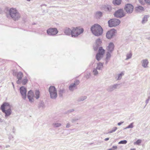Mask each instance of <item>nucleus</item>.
<instances>
[{"label": "nucleus", "instance_id": "f257e3e1", "mask_svg": "<svg viewBox=\"0 0 150 150\" xmlns=\"http://www.w3.org/2000/svg\"><path fill=\"white\" fill-rule=\"evenodd\" d=\"M11 105L7 102H4L1 106V109L2 112L5 113V116L6 117L10 116L12 113Z\"/></svg>", "mask_w": 150, "mask_h": 150}, {"label": "nucleus", "instance_id": "f03ea898", "mask_svg": "<svg viewBox=\"0 0 150 150\" xmlns=\"http://www.w3.org/2000/svg\"><path fill=\"white\" fill-rule=\"evenodd\" d=\"M91 30L95 35L99 36L102 34L103 29L101 26L98 24H95L91 27Z\"/></svg>", "mask_w": 150, "mask_h": 150}, {"label": "nucleus", "instance_id": "7ed1b4c3", "mask_svg": "<svg viewBox=\"0 0 150 150\" xmlns=\"http://www.w3.org/2000/svg\"><path fill=\"white\" fill-rule=\"evenodd\" d=\"M9 14L11 18L14 21L18 20L21 17V14L15 8H10L9 10Z\"/></svg>", "mask_w": 150, "mask_h": 150}, {"label": "nucleus", "instance_id": "20e7f679", "mask_svg": "<svg viewBox=\"0 0 150 150\" xmlns=\"http://www.w3.org/2000/svg\"><path fill=\"white\" fill-rule=\"evenodd\" d=\"M84 31L83 28H80L78 27L72 28L71 37L76 38L82 33Z\"/></svg>", "mask_w": 150, "mask_h": 150}, {"label": "nucleus", "instance_id": "39448f33", "mask_svg": "<svg viewBox=\"0 0 150 150\" xmlns=\"http://www.w3.org/2000/svg\"><path fill=\"white\" fill-rule=\"evenodd\" d=\"M50 98L53 99H55L57 96V90L54 86H50L49 89Z\"/></svg>", "mask_w": 150, "mask_h": 150}, {"label": "nucleus", "instance_id": "423d86ee", "mask_svg": "<svg viewBox=\"0 0 150 150\" xmlns=\"http://www.w3.org/2000/svg\"><path fill=\"white\" fill-rule=\"evenodd\" d=\"M120 22V21L119 20L115 18L111 19L108 22L109 26L110 27L116 26L118 25Z\"/></svg>", "mask_w": 150, "mask_h": 150}, {"label": "nucleus", "instance_id": "0eeeda50", "mask_svg": "<svg viewBox=\"0 0 150 150\" xmlns=\"http://www.w3.org/2000/svg\"><path fill=\"white\" fill-rule=\"evenodd\" d=\"M114 16L117 18H121L125 16L123 9H120L116 11L114 13Z\"/></svg>", "mask_w": 150, "mask_h": 150}, {"label": "nucleus", "instance_id": "6e6552de", "mask_svg": "<svg viewBox=\"0 0 150 150\" xmlns=\"http://www.w3.org/2000/svg\"><path fill=\"white\" fill-rule=\"evenodd\" d=\"M133 8V6L130 4H126L124 8L125 11L128 14L132 13Z\"/></svg>", "mask_w": 150, "mask_h": 150}, {"label": "nucleus", "instance_id": "1a4fd4ad", "mask_svg": "<svg viewBox=\"0 0 150 150\" xmlns=\"http://www.w3.org/2000/svg\"><path fill=\"white\" fill-rule=\"evenodd\" d=\"M47 34L49 35H56L58 32L57 28H50L47 30Z\"/></svg>", "mask_w": 150, "mask_h": 150}, {"label": "nucleus", "instance_id": "9d476101", "mask_svg": "<svg viewBox=\"0 0 150 150\" xmlns=\"http://www.w3.org/2000/svg\"><path fill=\"white\" fill-rule=\"evenodd\" d=\"M116 33V30L114 29H112L108 31L107 33L106 36L108 39H110L115 35Z\"/></svg>", "mask_w": 150, "mask_h": 150}, {"label": "nucleus", "instance_id": "9b49d317", "mask_svg": "<svg viewBox=\"0 0 150 150\" xmlns=\"http://www.w3.org/2000/svg\"><path fill=\"white\" fill-rule=\"evenodd\" d=\"M20 91L22 98L25 100L27 96V90L26 88L24 86L21 87L20 88Z\"/></svg>", "mask_w": 150, "mask_h": 150}, {"label": "nucleus", "instance_id": "f8f14e48", "mask_svg": "<svg viewBox=\"0 0 150 150\" xmlns=\"http://www.w3.org/2000/svg\"><path fill=\"white\" fill-rule=\"evenodd\" d=\"M120 84H115L113 85H111L109 86L107 88V90L108 92H111L113 91L115 89L119 88V87Z\"/></svg>", "mask_w": 150, "mask_h": 150}, {"label": "nucleus", "instance_id": "ddd939ff", "mask_svg": "<svg viewBox=\"0 0 150 150\" xmlns=\"http://www.w3.org/2000/svg\"><path fill=\"white\" fill-rule=\"evenodd\" d=\"M79 83V81L76 80L74 82V83L71 84L69 86V90L71 91L74 90L75 89L76 86L78 85Z\"/></svg>", "mask_w": 150, "mask_h": 150}, {"label": "nucleus", "instance_id": "4468645a", "mask_svg": "<svg viewBox=\"0 0 150 150\" xmlns=\"http://www.w3.org/2000/svg\"><path fill=\"white\" fill-rule=\"evenodd\" d=\"M27 96L30 102L31 103L33 102L34 101L33 99L34 95L32 91L30 90L29 91L28 93Z\"/></svg>", "mask_w": 150, "mask_h": 150}, {"label": "nucleus", "instance_id": "2eb2a0df", "mask_svg": "<svg viewBox=\"0 0 150 150\" xmlns=\"http://www.w3.org/2000/svg\"><path fill=\"white\" fill-rule=\"evenodd\" d=\"M16 77L18 79V80L16 81V83L18 84H21V81L23 77V73L21 71L18 72Z\"/></svg>", "mask_w": 150, "mask_h": 150}, {"label": "nucleus", "instance_id": "dca6fc26", "mask_svg": "<svg viewBox=\"0 0 150 150\" xmlns=\"http://www.w3.org/2000/svg\"><path fill=\"white\" fill-rule=\"evenodd\" d=\"M64 32L66 35H71L72 29H71L68 27H66L64 29Z\"/></svg>", "mask_w": 150, "mask_h": 150}, {"label": "nucleus", "instance_id": "f3484780", "mask_svg": "<svg viewBox=\"0 0 150 150\" xmlns=\"http://www.w3.org/2000/svg\"><path fill=\"white\" fill-rule=\"evenodd\" d=\"M114 48V45L112 42H110L108 46L107 47L106 50L110 52H112Z\"/></svg>", "mask_w": 150, "mask_h": 150}, {"label": "nucleus", "instance_id": "a211bd4d", "mask_svg": "<svg viewBox=\"0 0 150 150\" xmlns=\"http://www.w3.org/2000/svg\"><path fill=\"white\" fill-rule=\"evenodd\" d=\"M103 8L105 11L108 12H111L112 10V7L110 5H105L103 6Z\"/></svg>", "mask_w": 150, "mask_h": 150}, {"label": "nucleus", "instance_id": "6ab92c4d", "mask_svg": "<svg viewBox=\"0 0 150 150\" xmlns=\"http://www.w3.org/2000/svg\"><path fill=\"white\" fill-rule=\"evenodd\" d=\"M142 66L144 68H146L148 67L147 65L149 63V62L147 59H144L141 61Z\"/></svg>", "mask_w": 150, "mask_h": 150}, {"label": "nucleus", "instance_id": "aec40b11", "mask_svg": "<svg viewBox=\"0 0 150 150\" xmlns=\"http://www.w3.org/2000/svg\"><path fill=\"white\" fill-rule=\"evenodd\" d=\"M135 10L136 12H141L144 11V8L140 6H138L135 8Z\"/></svg>", "mask_w": 150, "mask_h": 150}, {"label": "nucleus", "instance_id": "412c9836", "mask_svg": "<svg viewBox=\"0 0 150 150\" xmlns=\"http://www.w3.org/2000/svg\"><path fill=\"white\" fill-rule=\"evenodd\" d=\"M103 15V13L100 11L96 12L95 14V17L96 18H99Z\"/></svg>", "mask_w": 150, "mask_h": 150}, {"label": "nucleus", "instance_id": "4be33fe9", "mask_svg": "<svg viewBox=\"0 0 150 150\" xmlns=\"http://www.w3.org/2000/svg\"><path fill=\"white\" fill-rule=\"evenodd\" d=\"M122 2V0H113L112 2L115 6H119L121 4Z\"/></svg>", "mask_w": 150, "mask_h": 150}, {"label": "nucleus", "instance_id": "5701e85b", "mask_svg": "<svg viewBox=\"0 0 150 150\" xmlns=\"http://www.w3.org/2000/svg\"><path fill=\"white\" fill-rule=\"evenodd\" d=\"M110 53L109 52H108L106 53V56L105 59V64H106L110 60L111 57V55Z\"/></svg>", "mask_w": 150, "mask_h": 150}, {"label": "nucleus", "instance_id": "b1692460", "mask_svg": "<svg viewBox=\"0 0 150 150\" xmlns=\"http://www.w3.org/2000/svg\"><path fill=\"white\" fill-rule=\"evenodd\" d=\"M103 63L101 62H99L97 64V67H96L98 70H102L103 68Z\"/></svg>", "mask_w": 150, "mask_h": 150}, {"label": "nucleus", "instance_id": "393cba45", "mask_svg": "<svg viewBox=\"0 0 150 150\" xmlns=\"http://www.w3.org/2000/svg\"><path fill=\"white\" fill-rule=\"evenodd\" d=\"M45 107L44 103L43 101H41L40 102L38 105V108H41L43 109Z\"/></svg>", "mask_w": 150, "mask_h": 150}, {"label": "nucleus", "instance_id": "a878e982", "mask_svg": "<svg viewBox=\"0 0 150 150\" xmlns=\"http://www.w3.org/2000/svg\"><path fill=\"white\" fill-rule=\"evenodd\" d=\"M124 74L123 72H121L120 74H118L117 76L115 77L116 80L117 81L121 79L122 76H123Z\"/></svg>", "mask_w": 150, "mask_h": 150}, {"label": "nucleus", "instance_id": "bb28decb", "mask_svg": "<svg viewBox=\"0 0 150 150\" xmlns=\"http://www.w3.org/2000/svg\"><path fill=\"white\" fill-rule=\"evenodd\" d=\"M87 98V97L86 96H81L78 98L77 101L78 102H80L82 101H83V100L86 99Z\"/></svg>", "mask_w": 150, "mask_h": 150}, {"label": "nucleus", "instance_id": "cd10ccee", "mask_svg": "<svg viewBox=\"0 0 150 150\" xmlns=\"http://www.w3.org/2000/svg\"><path fill=\"white\" fill-rule=\"evenodd\" d=\"M105 52V50L103 49L102 47H100L99 48L98 53L103 55L104 53Z\"/></svg>", "mask_w": 150, "mask_h": 150}, {"label": "nucleus", "instance_id": "c85d7f7f", "mask_svg": "<svg viewBox=\"0 0 150 150\" xmlns=\"http://www.w3.org/2000/svg\"><path fill=\"white\" fill-rule=\"evenodd\" d=\"M149 16L147 15H145L144 16V17L143 18L142 21V24H144L147 21V18Z\"/></svg>", "mask_w": 150, "mask_h": 150}, {"label": "nucleus", "instance_id": "c756f323", "mask_svg": "<svg viewBox=\"0 0 150 150\" xmlns=\"http://www.w3.org/2000/svg\"><path fill=\"white\" fill-rule=\"evenodd\" d=\"M28 81V80L27 77H25L23 80H21V83H22L23 85H25L27 83Z\"/></svg>", "mask_w": 150, "mask_h": 150}, {"label": "nucleus", "instance_id": "7c9ffc66", "mask_svg": "<svg viewBox=\"0 0 150 150\" xmlns=\"http://www.w3.org/2000/svg\"><path fill=\"white\" fill-rule=\"evenodd\" d=\"M103 55L97 53L96 55V58L98 61H99L100 60L101 58L103 57Z\"/></svg>", "mask_w": 150, "mask_h": 150}, {"label": "nucleus", "instance_id": "2f4dec72", "mask_svg": "<svg viewBox=\"0 0 150 150\" xmlns=\"http://www.w3.org/2000/svg\"><path fill=\"white\" fill-rule=\"evenodd\" d=\"M61 125V124L58 123H54L52 124V126L54 127H60Z\"/></svg>", "mask_w": 150, "mask_h": 150}, {"label": "nucleus", "instance_id": "473e14b6", "mask_svg": "<svg viewBox=\"0 0 150 150\" xmlns=\"http://www.w3.org/2000/svg\"><path fill=\"white\" fill-rule=\"evenodd\" d=\"M35 98L38 99L40 97V92L38 90H36L35 92Z\"/></svg>", "mask_w": 150, "mask_h": 150}, {"label": "nucleus", "instance_id": "72a5a7b5", "mask_svg": "<svg viewBox=\"0 0 150 150\" xmlns=\"http://www.w3.org/2000/svg\"><path fill=\"white\" fill-rule=\"evenodd\" d=\"M97 69L96 68H94L93 70V73L95 76L97 75L98 74V72L97 71Z\"/></svg>", "mask_w": 150, "mask_h": 150}, {"label": "nucleus", "instance_id": "f704fd0d", "mask_svg": "<svg viewBox=\"0 0 150 150\" xmlns=\"http://www.w3.org/2000/svg\"><path fill=\"white\" fill-rule=\"evenodd\" d=\"M81 118L80 117H79L78 118L76 117H74L71 120V122L72 123H74L76 121H77V120H80Z\"/></svg>", "mask_w": 150, "mask_h": 150}, {"label": "nucleus", "instance_id": "c9c22d12", "mask_svg": "<svg viewBox=\"0 0 150 150\" xmlns=\"http://www.w3.org/2000/svg\"><path fill=\"white\" fill-rule=\"evenodd\" d=\"M117 129V127H114L112 130H110L108 132V133H111L112 132H115Z\"/></svg>", "mask_w": 150, "mask_h": 150}, {"label": "nucleus", "instance_id": "e433bc0d", "mask_svg": "<svg viewBox=\"0 0 150 150\" xmlns=\"http://www.w3.org/2000/svg\"><path fill=\"white\" fill-rule=\"evenodd\" d=\"M101 43V41L100 39H98L96 40V44L97 45L100 46Z\"/></svg>", "mask_w": 150, "mask_h": 150}, {"label": "nucleus", "instance_id": "4c0bfd02", "mask_svg": "<svg viewBox=\"0 0 150 150\" xmlns=\"http://www.w3.org/2000/svg\"><path fill=\"white\" fill-rule=\"evenodd\" d=\"M64 92V90L60 89L59 91V95L60 97L62 96L63 93Z\"/></svg>", "mask_w": 150, "mask_h": 150}, {"label": "nucleus", "instance_id": "58836bf2", "mask_svg": "<svg viewBox=\"0 0 150 150\" xmlns=\"http://www.w3.org/2000/svg\"><path fill=\"white\" fill-rule=\"evenodd\" d=\"M141 142V140L140 139H138L137 140V141L135 142H134V144H137L138 145H140V143Z\"/></svg>", "mask_w": 150, "mask_h": 150}, {"label": "nucleus", "instance_id": "ea45409f", "mask_svg": "<svg viewBox=\"0 0 150 150\" xmlns=\"http://www.w3.org/2000/svg\"><path fill=\"white\" fill-rule=\"evenodd\" d=\"M133 123H131L128 126L125 128L124 129H126L128 128H132L134 127L133 125Z\"/></svg>", "mask_w": 150, "mask_h": 150}, {"label": "nucleus", "instance_id": "a19ab883", "mask_svg": "<svg viewBox=\"0 0 150 150\" xmlns=\"http://www.w3.org/2000/svg\"><path fill=\"white\" fill-rule=\"evenodd\" d=\"M127 141L126 140H122V141H120L118 143V144H125L127 143Z\"/></svg>", "mask_w": 150, "mask_h": 150}, {"label": "nucleus", "instance_id": "79ce46f5", "mask_svg": "<svg viewBox=\"0 0 150 150\" xmlns=\"http://www.w3.org/2000/svg\"><path fill=\"white\" fill-rule=\"evenodd\" d=\"M100 46L96 45V44H95L93 46V49L95 51H96L98 50V47Z\"/></svg>", "mask_w": 150, "mask_h": 150}, {"label": "nucleus", "instance_id": "37998d69", "mask_svg": "<svg viewBox=\"0 0 150 150\" xmlns=\"http://www.w3.org/2000/svg\"><path fill=\"white\" fill-rule=\"evenodd\" d=\"M132 54L131 53L128 54L127 55V58L126 59H130L131 58Z\"/></svg>", "mask_w": 150, "mask_h": 150}, {"label": "nucleus", "instance_id": "c03bdc74", "mask_svg": "<svg viewBox=\"0 0 150 150\" xmlns=\"http://www.w3.org/2000/svg\"><path fill=\"white\" fill-rule=\"evenodd\" d=\"M74 109H72L69 110H68L67 111V113H70L71 112H74Z\"/></svg>", "mask_w": 150, "mask_h": 150}, {"label": "nucleus", "instance_id": "a18cd8bd", "mask_svg": "<svg viewBox=\"0 0 150 150\" xmlns=\"http://www.w3.org/2000/svg\"><path fill=\"white\" fill-rule=\"evenodd\" d=\"M150 99V96H149L148 97V98L146 101L145 103H146V105L148 103L149 100Z\"/></svg>", "mask_w": 150, "mask_h": 150}, {"label": "nucleus", "instance_id": "49530a36", "mask_svg": "<svg viewBox=\"0 0 150 150\" xmlns=\"http://www.w3.org/2000/svg\"><path fill=\"white\" fill-rule=\"evenodd\" d=\"M17 73L18 72L14 70L13 71V76H16L17 75Z\"/></svg>", "mask_w": 150, "mask_h": 150}, {"label": "nucleus", "instance_id": "de8ad7c7", "mask_svg": "<svg viewBox=\"0 0 150 150\" xmlns=\"http://www.w3.org/2000/svg\"><path fill=\"white\" fill-rule=\"evenodd\" d=\"M90 74H87L85 75V77L87 79H88L89 78L90 76Z\"/></svg>", "mask_w": 150, "mask_h": 150}, {"label": "nucleus", "instance_id": "09e8293b", "mask_svg": "<svg viewBox=\"0 0 150 150\" xmlns=\"http://www.w3.org/2000/svg\"><path fill=\"white\" fill-rule=\"evenodd\" d=\"M70 126V124L69 123H68L67 124L66 126V128H69Z\"/></svg>", "mask_w": 150, "mask_h": 150}, {"label": "nucleus", "instance_id": "8fccbe9b", "mask_svg": "<svg viewBox=\"0 0 150 150\" xmlns=\"http://www.w3.org/2000/svg\"><path fill=\"white\" fill-rule=\"evenodd\" d=\"M144 1L146 3L150 5V0H144Z\"/></svg>", "mask_w": 150, "mask_h": 150}, {"label": "nucleus", "instance_id": "3c124183", "mask_svg": "<svg viewBox=\"0 0 150 150\" xmlns=\"http://www.w3.org/2000/svg\"><path fill=\"white\" fill-rule=\"evenodd\" d=\"M124 122H119L117 124V125L119 126L121 124H122Z\"/></svg>", "mask_w": 150, "mask_h": 150}, {"label": "nucleus", "instance_id": "603ef678", "mask_svg": "<svg viewBox=\"0 0 150 150\" xmlns=\"http://www.w3.org/2000/svg\"><path fill=\"white\" fill-rule=\"evenodd\" d=\"M112 148L114 149H116L117 148V147L116 146H114L112 147Z\"/></svg>", "mask_w": 150, "mask_h": 150}, {"label": "nucleus", "instance_id": "864d4df0", "mask_svg": "<svg viewBox=\"0 0 150 150\" xmlns=\"http://www.w3.org/2000/svg\"><path fill=\"white\" fill-rule=\"evenodd\" d=\"M139 1L140 2V3L141 4H143V1H140L139 0Z\"/></svg>", "mask_w": 150, "mask_h": 150}, {"label": "nucleus", "instance_id": "5fc2aeb1", "mask_svg": "<svg viewBox=\"0 0 150 150\" xmlns=\"http://www.w3.org/2000/svg\"><path fill=\"white\" fill-rule=\"evenodd\" d=\"M109 139V138H106L104 140L105 141H107Z\"/></svg>", "mask_w": 150, "mask_h": 150}, {"label": "nucleus", "instance_id": "6e6d98bb", "mask_svg": "<svg viewBox=\"0 0 150 150\" xmlns=\"http://www.w3.org/2000/svg\"><path fill=\"white\" fill-rule=\"evenodd\" d=\"M3 122V120L0 118V122Z\"/></svg>", "mask_w": 150, "mask_h": 150}, {"label": "nucleus", "instance_id": "4d7b16f0", "mask_svg": "<svg viewBox=\"0 0 150 150\" xmlns=\"http://www.w3.org/2000/svg\"><path fill=\"white\" fill-rule=\"evenodd\" d=\"M6 148H8V147H10V146L9 145H6Z\"/></svg>", "mask_w": 150, "mask_h": 150}, {"label": "nucleus", "instance_id": "13d9d810", "mask_svg": "<svg viewBox=\"0 0 150 150\" xmlns=\"http://www.w3.org/2000/svg\"><path fill=\"white\" fill-rule=\"evenodd\" d=\"M108 150H114L112 148H111V149H108Z\"/></svg>", "mask_w": 150, "mask_h": 150}, {"label": "nucleus", "instance_id": "bf43d9fd", "mask_svg": "<svg viewBox=\"0 0 150 150\" xmlns=\"http://www.w3.org/2000/svg\"><path fill=\"white\" fill-rule=\"evenodd\" d=\"M11 138H13V137L12 136H11L10 137L9 139H11Z\"/></svg>", "mask_w": 150, "mask_h": 150}, {"label": "nucleus", "instance_id": "052dcab7", "mask_svg": "<svg viewBox=\"0 0 150 150\" xmlns=\"http://www.w3.org/2000/svg\"><path fill=\"white\" fill-rule=\"evenodd\" d=\"M130 150H135V149H131Z\"/></svg>", "mask_w": 150, "mask_h": 150}, {"label": "nucleus", "instance_id": "680f3d73", "mask_svg": "<svg viewBox=\"0 0 150 150\" xmlns=\"http://www.w3.org/2000/svg\"><path fill=\"white\" fill-rule=\"evenodd\" d=\"M147 39L148 40H150V37L148 38H147Z\"/></svg>", "mask_w": 150, "mask_h": 150}, {"label": "nucleus", "instance_id": "e2e57ef3", "mask_svg": "<svg viewBox=\"0 0 150 150\" xmlns=\"http://www.w3.org/2000/svg\"><path fill=\"white\" fill-rule=\"evenodd\" d=\"M43 5L45 6H46V5L45 4H44V5Z\"/></svg>", "mask_w": 150, "mask_h": 150}, {"label": "nucleus", "instance_id": "0e129e2a", "mask_svg": "<svg viewBox=\"0 0 150 150\" xmlns=\"http://www.w3.org/2000/svg\"><path fill=\"white\" fill-rule=\"evenodd\" d=\"M12 85L13 86H14V85L13 83H12Z\"/></svg>", "mask_w": 150, "mask_h": 150}, {"label": "nucleus", "instance_id": "69168bd1", "mask_svg": "<svg viewBox=\"0 0 150 150\" xmlns=\"http://www.w3.org/2000/svg\"><path fill=\"white\" fill-rule=\"evenodd\" d=\"M28 1H30V0H26Z\"/></svg>", "mask_w": 150, "mask_h": 150}, {"label": "nucleus", "instance_id": "338daca9", "mask_svg": "<svg viewBox=\"0 0 150 150\" xmlns=\"http://www.w3.org/2000/svg\"><path fill=\"white\" fill-rule=\"evenodd\" d=\"M1 11V8H0V12Z\"/></svg>", "mask_w": 150, "mask_h": 150}, {"label": "nucleus", "instance_id": "774afa93", "mask_svg": "<svg viewBox=\"0 0 150 150\" xmlns=\"http://www.w3.org/2000/svg\"><path fill=\"white\" fill-rule=\"evenodd\" d=\"M94 63V62H92V64H93Z\"/></svg>", "mask_w": 150, "mask_h": 150}]
</instances>
